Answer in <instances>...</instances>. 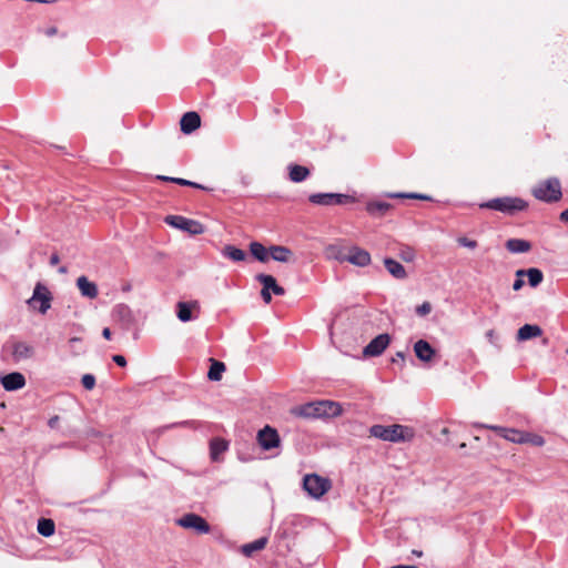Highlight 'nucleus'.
<instances>
[{
	"instance_id": "nucleus-42",
	"label": "nucleus",
	"mask_w": 568,
	"mask_h": 568,
	"mask_svg": "<svg viewBox=\"0 0 568 568\" xmlns=\"http://www.w3.org/2000/svg\"><path fill=\"white\" fill-rule=\"evenodd\" d=\"M112 359H113V362L116 365H119L121 367H125L126 366V359H125V357L123 355H113Z\"/></svg>"
},
{
	"instance_id": "nucleus-45",
	"label": "nucleus",
	"mask_w": 568,
	"mask_h": 568,
	"mask_svg": "<svg viewBox=\"0 0 568 568\" xmlns=\"http://www.w3.org/2000/svg\"><path fill=\"white\" fill-rule=\"evenodd\" d=\"M405 357H406V354H405L404 352L399 351V352H397V353L395 354V356L392 358V362H393V363H396L398 359H400V361H403V362H404V361H405Z\"/></svg>"
},
{
	"instance_id": "nucleus-8",
	"label": "nucleus",
	"mask_w": 568,
	"mask_h": 568,
	"mask_svg": "<svg viewBox=\"0 0 568 568\" xmlns=\"http://www.w3.org/2000/svg\"><path fill=\"white\" fill-rule=\"evenodd\" d=\"M51 300L49 290L41 283H38L31 298L28 300V304L32 308H38L41 314H45L51 306Z\"/></svg>"
},
{
	"instance_id": "nucleus-33",
	"label": "nucleus",
	"mask_w": 568,
	"mask_h": 568,
	"mask_svg": "<svg viewBox=\"0 0 568 568\" xmlns=\"http://www.w3.org/2000/svg\"><path fill=\"white\" fill-rule=\"evenodd\" d=\"M250 251L252 253V255L258 260L260 262H267L268 260V250L263 245L261 244L260 242H252L250 244Z\"/></svg>"
},
{
	"instance_id": "nucleus-46",
	"label": "nucleus",
	"mask_w": 568,
	"mask_h": 568,
	"mask_svg": "<svg viewBox=\"0 0 568 568\" xmlns=\"http://www.w3.org/2000/svg\"><path fill=\"white\" fill-rule=\"evenodd\" d=\"M58 423H59V416H52L49 419L48 425L50 428H55L58 426Z\"/></svg>"
},
{
	"instance_id": "nucleus-36",
	"label": "nucleus",
	"mask_w": 568,
	"mask_h": 568,
	"mask_svg": "<svg viewBox=\"0 0 568 568\" xmlns=\"http://www.w3.org/2000/svg\"><path fill=\"white\" fill-rule=\"evenodd\" d=\"M524 439L523 444H530L532 446H542L545 444V439L541 436L528 432H525Z\"/></svg>"
},
{
	"instance_id": "nucleus-10",
	"label": "nucleus",
	"mask_w": 568,
	"mask_h": 568,
	"mask_svg": "<svg viewBox=\"0 0 568 568\" xmlns=\"http://www.w3.org/2000/svg\"><path fill=\"white\" fill-rule=\"evenodd\" d=\"M256 440L263 450H272L281 446L278 432L270 425H266L258 430Z\"/></svg>"
},
{
	"instance_id": "nucleus-6",
	"label": "nucleus",
	"mask_w": 568,
	"mask_h": 568,
	"mask_svg": "<svg viewBox=\"0 0 568 568\" xmlns=\"http://www.w3.org/2000/svg\"><path fill=\"white\" fill-rule=\"evenodd\" d=\"M308 201L316 205H345L355 202V199L347 194L338 193H314L308 196Z\"/></svg>"
},
{
	"instance_id": "nucleus-23",
	"label": "nucleus",
	"mask_w": 568,
	"mask_h": 568,
	"mask_svg": "<svg viewBox=\"0 0 568 568\" xmlns=\"http://www.w3.org/2000/svg\"><path fill=\"white\" fill-rule=\"evenodd\" d=\"M229 444L222 438H213L210 443V457L213 462H220V456L227 450Z\"/></svg>"
},
{
	"instance_id": "nucleus-43",
	"label": "nucleus",
	"mask_w": 568,
	"mask_h": 568,
	"mask_svg": "<svg viewBox=\"0 0 568 568\" xmlns=\"http://www.w3.org/2000/svg\"><path fill=\"white\" fill-rule=\"evenodd\" d=\"M261 296L266 304H270L272 302V295H271L270 291L267 288H265L264 286L261 291Z\"/></svg>"
},
{
	"instance_id": "nucleus-14",
	"label": "nucleus",
	"mask_w": 568,
	"mask_h": 568,
	"mask_svg": "<svg viewBox=\"0 0 568 568\" xmlns=\"http://www.w3.org/2000/svg\"><path fill=\"white\" fill-rule=\"evenodd\" d=\"M200 125H201V118L194 111L184 113L180 121L181 131L185 134H190V133L194 132L196 129L200 128Z\"/></svg>"
},
{
	"instance_id": "nucleus-9",
	"label": "nucleus",
	"mask_w": 568,
	"mask_h": 568,
	"mask_svg": "<svg viewBox=\"0 0 568 568\" xmlns=\"http://www.w3.org/2000/svg\"><path fill=\"white\" fill-rule=\"evenodd\" d=\"M176 525L184 529H192L196 534L203 535L211 531L209 523L194 513H189L176 520Z\"/></svg>"
},
{
	"instance_id": "nucleus-5",
	"label": "nucleus",
	"mask_w": 568,
	"mask_h": 568,
	"mask_svg": "<svg viewBox=\"0 0 568 568\" xmlns=\"http://www.w3.org/2000/svg\"><path fill=\"white\" fill-rule=\"evenodd\" d=\"M303 487L310 496L318 499L331 489L332 483L328 478H324L317 474H311L304 477Z\"/></svg>"
},
{
	"instance_id": "nucleus-41",
	"label": "nucleus",
	"mask_w": 568,
	"mask_h": 568,
	"mask_svg": "<svg viewBox=\"0 0 568 568\" xmlns=\"http://www.w3.org/2000/svg\"><path fill=\"white\" fill-rule=\"evenodd\" d=\"M458 242L460 245L468 247V248H475L477 246L476 241L469 240L467 237H460V239H458Z\"/></svg>"
},
{
	"instance_id": "nucleus-19",
	"label": "nucleus",
	"mask_w": 568,
	"mask_h": 568,
	"mask_svg": "<svg viewBox=\"0 0 568 568\" xmlns=\"http://www.w3.org/2000/svg\"><path fill=\"white\" fill-rule=\"evenodd\" d=\"M491 429L496 430L503 438L517 444H523L525 432L515 429V428H505L494 426Z\"/></svg>"
},
{
	"instance_id": "nucleus-48",
	"label": "nucleus",
	"mask_w": 568,
	"mask_h": 568,
	"mask_svg": "<svg viewBox=\"0 0 568 568\" xmlns=\"http://www.w3.org/2000/svg\"><path fill=\"white\" fill-rule=\"evenodd\" d=\"M559 219H560V221L568 223V209L560 213Z\"/></svg>"
},
{
	"instance_id": "nucleus-24",
	"label": "nucleus",
	"mask_w": 568,
	"mask_h": 568,
	"mask_svg": "<svg viewBox=\"0 0 568 568\" xmlns=\"http://www.w3.org/2000/svg\"><path fill=\"white\" fill-rule=\"evenodd\" d=\"M199 307L197 302H179L176 305L178 318L181 322H189L192 318V310Z\"/></svg>"
},
{
	"instance_id": "nucleus-2",
	"label": "nucleus",
	"mask_w": 568,
	"mask_h": 568,
	"mask_svg": "<svg viewBox=\"0 0 568 568\" xmlns=\"http://www.w3.org/2000/svg\"><path fill=\"white\" fill-rule=\"evenodd\" d=\"M369 434L372 437L392 443L410 442L415 435L412 427L399 424L389 426L373 425L369 428Z\"/></svg>"
},
{
	"instance_id": "nucleus-26",
	"label": "nucleus",
	"mask_w": 568,
	"mask_h": 568,
	"mask_svg": "<svg viewBox=\"0 0 568 568\" xmlns=\"http://www.w3.org/2000/svg\"><path fill=\"white\" fill-rule=\"evenodd\" d=\"M310 170L306 166L298 164H291L288 166V176L292 182L300 183L306 180L310 175Z\"/></svg>"
},
{
	"instance_id": "nucleus-28",
	"label": "nucleus",
	"mask_w": 568,
	"mask_h": 568,
	"mask_svg": "<svg viewBox=\"0 0 568 568\" xmlns=\"http://www.w3.org/2000/svg\"><path fill=\"white\" fill-rule=\"evenodd\" d=\"M506 248L511 253H526L531 250V244L526 240L510 239L506 242Z\"/></svg>"
},
{
	"instance_id": "nucleus-49",
	"label": "nucleus",
	"mask_w": 568,
	"mask_h": 568,
	"mask_svg": "<svg viewBox=\"0 0 568 568\" xmlns=\"http://www.w3.org/2000/svg\"><path fill=\"white\" fill-rule=\"evenodd\" d=\"M111 334H112V333H111V329H110L109 327L103 328V331H102V336H103L104 338L110 339V338H111Z\"/></svg>"
},
{
	"instance_id": "nucleus-16",
	"label": "nucleus",
	"mask_w": 568,
	"mask_h": 568,
	"mask_svg": "<svg viewBox=\"0 0 568 568\" xmlns=\"http://www.w3.org/2000/svg\"><path fill=\"white\" fill-rule=\"evenodd\" d=\"M414 352L416 357L425 363H429L435 356V349L424 339H419L414 344Z\"/></svg>"
},
{
	"instance_id": "nucleus-39",
	"label": "nucleus",
	"mask_w": 568,
	"mask_h": 568,
	"mask_svg": "<svg viewBox=\"0 0 568 568\" xmlns=\"http://www.w3.org/2000/svg\"><path fill=\"white\" fill-rule=\"evenodd\" d=\"M81 383L85 389L91 390L95 386V377L91 374H85L82 376Z\"/></svg>"
},
{
	"instance_id": "nucleus-31",
	"label": "nucleus",
	"mask_w": 568,
	"mask_h": 568,
	"mask_svg": "<svg viewBox=\"0 0 568 568\" xmlns=\"http://www.w3.org/2000/svg\"><path fill=\"white\" fill-rule=\"evenodd\" d=\"M211 366L207 373V378L210 381L217 382L222 378L223 372H225L226 367L223 362L216 361L214 358H210Z\"/></svg>"
},
{
	"instance_id": "nucleus-13",
	"label": "nucleus",
	"mask_w": 568,
	"mask_h": 568,
	"mask_svg": "<svg viewBox=\"0 0 568 568\" xmlns=\"http://www.w3.org/2000/svg\"><path fill=\"white\" fill-rule=\"evenodd\" d=\"M342 258L346 260V262H348L353 265L359 266V267L369 265L371 261H372L371 254L366 250L361 248L358 246L348 247L347 257H342Z\"/></svg>"
},
{
	"instance_id": "nucleus-27",
	"label": "nucleus",
	"mask_w": 568,
	"mask_h": 568,
	"mask_svg": "<svg viewBox=\"0 0 568 568\" xmlns=\"http://www.w3.org/2000/svg\"><path fill=\"white\" fill-rule=\"evenodd\" d=\"M267 545V538L261 537L252 542L245 544L241 547V552L245 557H252L254 552L263 550Z\"/></svg>"
},
{
	"instance_id": "nucleus-53",
	"label": "nucleus",
	"mask_w": 568,
	"mask_h": 568,
	"mask_svg": "<svg viewBox=\"0 0 568 568\" xmlns=\"http://www.w3.org/2000/svg\"><path fill=\"white\" fill-rule=\"evenodd\" d=\"M392 568H418L416 566H394Z\"/></svg>"
},
{
	"instance_id": "nucleus-3",
	"label": "nucleus",
	"mask_w": 568,
	"mask_h": 568,
	"mask_svg": "<svg viewBox=\"0 0 568 568\" xmlns=\"http://www.w3.org/2000/svg\"><path fill=\"white\" fill-rule=\"evenodd\" d=\"M480 207L514 215L517 212L526 210L528 207V203L520 197L504 196L481 203Z\"/></svg>"
},
{
	"instance_id": "nucleus-29",
	"label": "nucleus",
	"mask_w": 568,
	"mask_h": 568,
	"mask_svg": "<svg viewBox=\"0 0 568 568\" xmlns=\"http://www.w3.org/2000/svg\"><path fill=\"white\" fill-rule=\"evenodd\" d=\"M156 180L164 181V182L175 183V184H179V185H182V186H191V187L200 189V190H204V191H209L210 190L207 186H204L202 184H199V183L185 180V179H181V178H171V176H166V175H158Z\"/></svg>"
},
{
	"instance_id": "nucleus-51",
	"label": "nucleus",
	"mask_w": 568,
	"mask_h": 568,
	"mask_svg": "<svg viewBox=\"0 0 568 568\" xmlns=\"http://www.w3.org/2000/svg\"><path fill=\"white\" fill-rule=\"evenodd\" d=\"M57 33V29L55 28H50L48 31H47V34L48 36H53Z\"/></svg>"
},
{
	"instance_id": "nucleus-22",
	"label": "nucleus",
	"mask_w": 568,
	"mask_h": 568,
	"mask_svg": "<svg viewBox=\"0 0 568 568\" xmlns=\"http://www.w3.org/2000/svg\"><path fill=\"white\" fill-rule=\"evenodd\" d=\"M384 265L393 277H395L397 280H404L407 277V273H406L404 266L399 262H397L390 257H386L384 260Z\"/></svg>"
},
{
	"instance_id": "nucleus-1",
	"label": "nucleus",
	"mask_w": 568,
	"mask_h": 568,
	"mask_svg": "<svg viewBox=\"0 0 568 568\" xmlns=\"http://www.w3.org/2000/svg\"><path fill=\"white\" fill-rule=\"evenodd\" d=\"M291 414L300 418L334 417L342 413L339 404L331 400H315L291 408Z\"/></svg>"
},
{
	"instance_id": "nucleus-47",
	"label": "nucleus",
	"mask_w": 568,
	"mask_h": 568,
	"mask_svg": "<svg viewBox=\"0 0 568 568\" xmlns=\"http://www.w3.org/2000/svg\"><path fill=\"white\" fill-rule=\"evenodd\" d=\"M59 262H60V257H59V255H58V254H55V253H54V254H52V255H51V257H50V264H51L52 266H54V265L59 264Z\"/></svg>"
},
{
	"instance_id": "nucleus-12",
	"label": "nucleus",
	"mask_w": 568,
	"mask_h": 568,
	"mask_svg": "<svg viewBox=\"0 0 568 568\" xmlns=\"http://www.w3.org/2000/svg\"><path fill=\"white\" fill-rule=\"evenodd\" d=\"M390 343V336L388 334H379L373 338L363 349L365 357H374L381 355Z\"/></svg>"
},
{
	"instance_id": "nucleus-30",
	"label": "nucleus",
	"mask_w": 568,
	"mask_h": 568,
	"mask_svg": "<svg viewBox=\"0 0 568 568\" xmlns=\"http://www.w3.org/2000/svg\"><path fill=\"white\" fill-rule=\"evenodd\" d=\"M392 207L387 202L374 201L366 205V211L373 216H383Z\"/></svg>"
},
{
	"instance_id": "nucleus-55",
	"label": "nucleus",
	"mask_w": 568,
	"mask_h": 568,
	"mask_svg": "<svg viewBox=\"0 0 568 568\" xmlns=\"http://www.w3.org/2000/svg\"><path fill=\"white\" fill-rule=\"evenodd\" d=\"M413 554H414V555H416V556H418V557H420V556L423 555V552H422V551H417V550H413Z\"/></svg>"
},
{
	"instance_id": "nucleus-7",
	"label": "nucleus",
	"mask_w": 568,
	"mask_h": 568,
	"mask_svg": "<svg viewBox=\"0 0 568 568\" xmlns=\"http://www.w3.org/2000/svg\"><path fill=\"white\" fill-rule=\"evenodd\" d=\"M164 221L169 225H171L175 229H179V230H183L192 235L202 234V233H204V230H205L203 224L200 223L199 221L186 219L181 215H168L164 219Z\"/></svg>"
},
{
	"instance_id": "nucleus-17",
	"label": "nucleus",
	"mask_w": 568,
	"mask_h": 568,
	"mask_svg": "<svg viewBox=\"0 0 568 568\" xmlns=\"http://www.w3.org/2000/svg\"><path fill=\"white\" fill-rule=\"evenodd\" d=\"M77 287L80 293L89 298H95L99 294L98 286L95 283L90 282L87 276L82 275L77 280Z\"/></svg>"
},
{
	"instance_id": "nucleus-56",
	"label": "nucleus",
	"mask_w": 568,
	"mask_h": 568,
	"mask_svg": "<svg viewBox=\"0 0 568 568\" xmlns=\"http://www.w3.org/2000/svg\"><path fill=\"white\" fill-rule=\"evenodd\" d=\"M442 433H443V434H447V433H448V429H447V428H444V429L442 430Z\"/></svg>"
},
{
	"instance_id": "nucleus-18",
	"label": "nucleus",
	"mask_w": 568,
	"mask_h": 568,
	"mask_svg": "<svg viewBox=\"0 0 568 568\" xmlns=\"http://www.w3.org/2000/svg\"><path fill=\"white\" fill-rule=\"evenodd\" d=\"M256 280L268 291H272L275 295H284L285 288L276 283V280L268 274H258Z\"/></svg>"
},
{
	"instance_id": "nucleus-50",
	"label": "nucleus",
	"mask_w": 568,
	"mask_h": 568,
	"mask_svg": "<svg viewBox=\"0 0 568 568\" xmlns=\"http://www.w3.org/2000/svg\"><path fill=\"white\" fill-rule=\"evenodd\" d=\"M486 336L488 337V339L493 343L494 341V336H495V331L494 329H490L486 333Z\"/></svg>"
},
{
	"instance_id": "nucleus-40",
	"label": "nucleus",
	"mask_w": 568,
	"mask_h": 568,
	"mask_svg": "<svg viewBox=\"0 0 568 568\" xmlns=\"http://www.w3.org/2000/svg\"><path fill=\"white\" fill-rule=\"evenodd\" d=\"M432 312V304L429 302H424L422 305L416 307V313L419 316H426Z\"/></svg>"
},
{
	"instance_id": "nucleus-32",
	"label": "nucleus",
	"mask_w": 568,
	"mask_h": 568,
	"mask_svg": "<svg viewBox=\"0 0 568 568\" xmlns=\"http://www.w3.org/2000/svg\"><path fill=\"white\" fill-rule=\"evenodd\" d=\"M222 254L233 262H242L246 258V253L233 245H225L222 250Z\"/></svg>"
},
{
	"instance_id": "nucleus-37",
	"label": "nucleus",
	"mask_w": 568,
	"mask_h": 568,
	"mask_svg": "<svg viewBox=\"0 0 568 568\" xmlns=\"http://www.w3.org/2000/svg\"><path fill=\"white\" fill-rule=\"evenodd\" d=\"M388 196L393 197V199H415V200H423V201L430 200V197L428 195L420 194V193H390V194H388Z\"/></svg>"
},
{
	"instance_id": "nucleus-11",
	"label": "nucleus",
	"mask_w": 568,
	"mask_h": 568,
	"mask_svg": "<svg viewBox=\"0 0 568 568\" xmlns=\"http://www.w3.org/2000/svg\"><path fill=\"white\" fill-rule=\"evenodd\" d=\"M3 351L10 353L14 362L29 359L34 354V348L30 344L21 341L8 342L3 346Z\"/></svg>"
},
{
	"instance_id": "nucleus-44",
	"label": "nucleus",
	"mask_w": 568,
	"mask_h": 568,
	"mask_svg": "<svg viewBox=\"0 0 568 568\" xmlns=\"http://www.w3.org/2000/svg\"><path fill=\"white\" fill-rule=\"evenodd\" d=\"M525 282L523 280V277H517L513 284V290L514 291H519L521 290V287L524 286Z\"/></svg>"
},
{
	"instance_id": "nucleus-38",
	"label": "nucleus",
	"mask_w": 568,
	"mask_h": 568,
	"mask_svg": "<svg viewBox=\"0 0 568 568\" xmlns=\"http://www.w3.org/2000/svg\"><path fill=\"white\" fill-rule=\"evenodd\" d=\"M415 250L410 246H407V245H402L400 248H399V253H398V256L404 261V262H413L414 258H415Z\"/></svg>"
},
{
	"instance_id": "nucleus-4",
	"label": "nucleus",
	"mask_w": 568,
	"mask_h": 568,
	"mask_svg": "<svg viewBox=\"0 0 568 568\" xmlns=\"http://www.w3.org/2000/svg\"><path fill=\"white\" fill-rule=\"evenodd\" d=\"M531 192L537 200L548 203L557 202L562 196L560 182L556 178L539 182Z\"/></svg>"
},
{
	"instance_id": "nucleus-15",
	"label": "nucleus",
	"mask_w": 568,
	"mask_h": 568,
	"mask_svg": "<svg viewBox=\"0 0 568 568\" xmlns=\"http://www.w3.org/2000/svg\"><path fill=\"white\" fill-rule=\"evenodd\" d=\"M1 384L6 390H17L26 385V378L21 373L14 372L1 377Z\"/></svg>"
},
{
	"instance_id": "nucleus-21",
	"label": "nucleus",
	"mask_w": 568,
	"mask_h": 568,
	"mask_svg": "<svg viewBox=\"0 0 568 568\" xmlns=\"http://www.w3.org/2000/svg\"><path fill=\"white\" fill-rule=\"evenodd\" d=\"M525 275L528 276V283L532 287L538 286L544 280L542 272L536 267H531L528 270H518L516 272L517 277H524Z\"/></svg>"
},
{
	"instance_id": "nucleus-25",
	"label": "nucleus",
	"mask_w": 568,
	"mask_h": 568,
	"mask_svg": "<svg viewBox=\"0 0 568 568\" xmlns=\"http://www.w3.org/2000/svg\"><path fill=\"white\" fill-rule=\"evenodd\" d=\"M542 334V329L538 325L525 324L517 332V338L519 341H527L534 337H538Z\"/></svg>"
},
{
	"instance_id": "nucleus-52",
	"label": "nucleus",
	"mask_w": 568,
	"mask_h": 568,
	"mask_svg": "<svg viewBox=\"0 0 568 568\" xmlns=\"http://www.w3.org/2000/svg\"><path fill=\"white\" fill-rule=\"evenodd\" d=\"M69 342H70V344L79 343V342H81V338H79V337H72V338H70V341H69Z\"/></svg>"
},
{
	"instance_id": "nucleus-35",
	"label": "nucleus",
	"mask_w": 568,
	"mask_h": 568,
	"mask_svg": "<svg viewBox=\"0 0 568 568\" xmlns=\"http://www.w3.org/2000/svg\"><path fill=\"white\" fill-rule=\"evenodd\" d=\"M326 252L331 257H334L339 262H346V260H343L342 257H347L348 248L339 245H329L326 248Z\"/></svg>"
},
{
	"instance_id": "nucleus-34",
	"label": "nucleus",
	"mask_w": 568,
	"mask_h": 568,
	"mask_svg": "<svg viewBox=\"0 0 568 568\" xmlns=\"http://www.w3.org/2000/svg\"><path fill=\"white\" fill-rule=\"evenodd\" d=\"M38 532L43 537H50L55 531V524L52 519L41 518L38 521Z\"/></svg>"
},
{
	"instance_id": "nucleus-20",
	"label": "nucleus",
	"mask_w": 568,
	"mask_h": 568,
	"mask_svg": "<svg viewBox=\"0 0 568 568\" xmlns=\"http://www.w3.org/2000/svg\"><path fill=\"white\" fill-rule=\"evenodd\" d=\"M268 256L277 262L286 263L293 257V252L288 247L282 245H273L268 248Z\"/></svg>"
},
{
	"instance_id": "nucleus-54",
	"label": "nucleus",
	"mask_w": 568,
	"mask_h": 568,
	"mask_svg": "<svg viewBox=\"0 0 568 568\" xmlns=\"http://www.w3.org/2000/svg\"><path fill=\"white\" fill-rule=\"evenodd\" d=\"M59 272L62 273V274H65L68 272L67 267L65 266H61L59 268Z\"/></svg>"
}]
</instances>
